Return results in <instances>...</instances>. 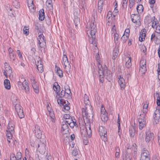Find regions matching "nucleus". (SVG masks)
<instances>
[{"instance_id":"obj_1","label":"nucleus","mask_w":160,"mask_h":160,"mask_svg":"<svg viewBox=\"0 0 160 160\" xmlns=\"http://www.w3.org/2000/svg\"><path fill=\"white\" fill-rule=\"evenodd\" d=\"M84 101L85 106V108H82V115L85 124L86 130L87 135L89 137H90L92 136L90 123L92 121L93 112L89 99L86 101L85 98Z\"/></svg>"},{"instance_id":"obj_2","label":"nucleus","mask_w":160,"mask_h":160,"mask_svg":"<svg viewBox=\"0 0 160 160\" xmlns=\"http://www.w3.org/2000/svg\"><path fill=\"white\" fill-rule=\"evenodd\" d=\"M97 32V29L96 25H95L94 22L92 20L91 21L90 24V35L89 37V41L90 43L95 45L96 48H97V45L96 39L95 38V34Z\"/></svg>"},{"instance_id":"obj_3","label":"nucleus","mask_w":160,"mask_h":160,"mask_svg":"<svg viewBox=\"0 0 160 160\" xmlns=\"http://www.w3.org/2000/svg\"><path fill=\"white\" fill-rule=\"evenodd\" d=\"M24 81L22 82L21 81H18V87H21L22 89H24L25 92L28 94L30 93V88L28 82L23 79Z\"/></svg>"},{"instance_id":"obj_4","label":"nucleus","mask_w":160,"mask_h":160,"mask_svg":"<svg viewBox=\"0 0 160 160\" xmlns=\"http://www.w3.org/2000/svg\"><path fill=\"white\" fill-rule=\"evenodd\" d=\"M98 73L99 75L100 74H102L103 75L104 72H108V68L106 65L105 66V67L104 68H102V65L100 64V62L99 61L98 62Z\"/></svg>"},{"instance_id":"obj_5","label":"nucleus","mask_w":160,"mask_h":160,"mask_svg":"<svg viewBox=\"0 0 160 160\" xmlns=\"http://www.w3.org/2000/svg\"><path fill=\"white\" fill-rule=\"evenodd\" d=\"M100 135L102 138H105L107 136V131L105 128L102 126H99L98 128Z\"/></svg>"},{"instance_id":"obj_6","label":"nucleus","mask_w":160,"mask_h":160,"mask_svg":"<svg viewBox=\"0 0 160 160\" xmlns=\"http://www.w3.org/2000/svg\"><path fill=\"white\" fill-rule=\"evenodd\" d=\"M34 132L36 137L38 139H40L42 137V132L40 129V127L36 125L35 127Z\"/></svg>"},{"instance_id":"obj_7","label":"nucleus","mask_w":160,"mask_h":160,"mask_svg":"<svg viewBox=\"0 0 160 160\" xmlns=\"http://www.w3.org/2000/svg\"><path fill=\"white\" fill-rule=\"evenodd\" d=\"M118 82L122 90L124 89L126 86L125 82L124 79L121 75L118 78Z\"/></svg>"},{"instance_id":"obj_8","label":"nucleus","mask_w":160,"mask_h":160,"mask_svg":"<svg viewBox=\"0 0 160 160\" xmlns=\"http://www.w3.org/2000/svg\"><path fill=\"white\" fill-rule=\"evenodd\" d=\"M154 134L152 133L147 132H146L145 140L146 142H148L151 140L153 139Z\"/></svg>"},{"instance_id":"obj_9","label":"nucleus","mask_w":160,"mask_h":160,"mask_svg":"<svg viewBox=\"0 0 160 160\" xmlns=\"http://www.w3.org/2000/svg\"><path fill=\"white\" fill-rule=\"evenodd\" d=\"M31 82L34 92L36 93H38L39 91L38 89V85L37 82L35 81L34 79H31Z\"/></svg>"},{"instance_id":"obj_10","label":"nucleus","mask_w":160,"mask_h":160,"mask_svg":"<svg viewBox=\"0 0 160 160\" xmlns=\"http://www.w3.org/2000/svg\"><path fill=\"white\" fill-rule=\"evenodd\" d=\"M64 123H63L62 126V131L64 132L65 133H69V130L68 124L66 123L65 122H63Z\"/></svg>"},{"instance_id":"obj_11","label":"nucleus","mask_w":160,"mask_h":160,"mask_svg":"<svg viewBox=\"0 0 160 160\" xmlns=\"http://www.w3.org/2000/svg\"><path fill=\"white\" fill-rule=\"evenodd\" d=\"M46 5L49 10L52 12L53 7L52 0H47L46 2Z\"/></svg>"},{"instance_id":"obj_12","label":"nucleus","mask_w":160,"mask_h":160,"mask_svg":"<svg viewBox=\"0 0 160 160\" xmlns=\"http://www.w3.org/2000/svg\"><path fill=\"white\" fill-rule=\"evenodd\" d=\"M132 21L134 23L140 22V18L138 14H132L131 16Z\"/></svg>"},{"instance_id":"obj_13","label":"nucleus","mask_w":160,"mask_h":160,"mask_svg":"<svg viewBox=\"0 0 160 160\" xmlns=\"http://www.w3.org/2000/svg\"><path fill=\"white\" fill-rule=\"evenodd\" d=\"M153 119L156 123L158 122L160 118V112L155 111L153 115Z\"/></svg>"},{"instance_id":"obj_14","label":"nucleus","mask_w":160,"mask_h":160,"mask_svg":"<svg viewBox=\"0 0 160 160\" xmlns=\"http://www.w3.org/2000/svg\"><path fill=\"white\" fill-rule=\"evenodd\" d=\"M139 124V128L140 130H142V129L146 125V121H144L142 119H139L138 120Z\"/></svg>"},{"instance_id":"obj_15","label":"nucleus","mask_w":160,"mask_h":160,"mask_svg":"<svg viewBox=\"0 0 160 160\" xmlns=\"http://www.w3.org/2000/svg\"><path fill=\"white\" fill-rule=\"evenodd\" d=\"M150 157V154L149 152L145 148H144L142 151L141 157Z\"/></svg>"},{"instance_id":"obj_16","label":"nucleus","mask_w":160,"mask_h":160,"mask_svg":"<svg viewBox=\"0 0 160 160\" xmlns=\"http://www.w3.org/2000/svg\"><path fill=\"white\" fill-rule=\"evenodd\" d=\"M118 52L119 51L118 48V47H115L112 52V58L113 60L115 59L117 57Z\"/></svg>"},{"instance_id":"obj_17","label":"nucleus","mask_w":160,"mask_h":160,"mask_svg":"<svg viewBox=\"0 0 160 160\" xmlns=\"http://www.w3.org/2000/svg\"><path fill=\"white\" fill-rule=\"evenodd\" d=\"M4 66V71H7L8 74H10L11 73H12V70L11 68L7 62L5 63Z\"/></svg>"},{"instance_id":"obj_18","label":"nucleus","mask_w":160,"mask_h":160,"mask_svg":"<svg viewBox=\"0 0 160 160\" xmlns=\"http://www.w3.org/2000/svg\"><path fill=\"white\" fill-rule=\"evenodd\" d=\"M136 132L135 127V126H131L129 130V134L130 137H133Z\"/></svg>"},{"instance_id":"obj_19","label":"nucleus","mask_w":160,"mask_h":160,"mask_svg":"<svg viewBox=\"0 0 160 160\" xmlns=\"http://www.w3.org/2000/svg\"><path fill=\"white\" fill-rule=\"evenodd\" d=\"M39 19L40 20L42 21L44 20L45 18L44 10L42 9L39 12Z\"/></svg>"},{"instance_id":"obj_20","label":"nucleus","mask_w":160,"mask_h":160,"mask_svg":"<svg viewBox=\"0 0 160 160\" xmlns=\"http://www.w3.org/2000/svg\"><path fill=\"white\" fill-rule=\"evenodd\" d=\"M132 157L130 154L125 152L123 155V160H131Z\"/></svg>"},{"instance_id":"obj_21","label":"nucleus","mask_w":160,"mask_h":160,"mask_svg":"<svg viewBox=\"0 0 160 160\" xmlns=\"http://www.w3.org/2000/svg\"><path fill=\"white\" fill-rule=\"evenodd\" d=\"M4 84L5 88L8 89L11 88V85L8 79H6L4 81Z\"/></svg>"},{"instance_id":"obj_22","label":"nucleus","mask_w":160,"mask_h":160,"mask_svg":"<svg viewBox=\"0 0 160 160\" xmlns=\"http://www.w3.org/2000/svg\"><path fill=\"white\" fill-rule=\"evenodd\" d=\"M64 68L66 72L68 74V73H70L71 71V66L69 63H67V64H65Z\"/></svg>"},{"instance_id":"obj_23","label":"nucleus","mask_w":160,"mask_h":160,"mask_svg":"<svg viewBox=\"0 0 160 160\" xmlns=\"http://www.w3.org/2000/svg\"><path fill=\"white\" fill-rule=\"evenodd\" d=\"M53 88L54 91H55L57 94H58V92L60 91V86L58 83L56 82L55 83L53 86Z\"/></svg>"},{"instance_id":"obj_24","label":"nucleus","mask_w":160,"mask_h":160,"mask_svg":"<svg viewBox=\"0 0 160 160\" xmlns=\"http://www.w3.org/2000/svg\"><path fill=\"white\" fill-rule=\"evenodd\" d=\"M153 18V19L152 21V27L153 28H155V27H156V26H158L159 24L157 19L155 18L154 16L152 18Z\"/></svg>"},{"instance_id":"obj_25","label":"nucleus","mask_w":160,"mask_h":160,"mask_svg":"<svg viewBox=\"0 0 160 160\" xmlns=\"http://www.w3.org/2000/svg\"><path fill=\"white\" fill-rule=\"evenodd\" d=\"M57 102H58V103L59 105H60V106H61L62 105L63 106V105L66 103H68V101L67 100H65L64 99H58L57 100Z\"/></svg>"},{"instance_id":"obj_26","label":"nucleus","mask_w":160,"mask_h":160,"mask_svg":"<svg viewBox=\"0 0 160 160\" xmlns=\"http://www.w3.org/2000/svg\"><path fill=\"white\" fill-rule=\"evenodd\" d=\"M38 42L40 40V42H43L44 43V44H46V40L45 39V38L42 34H41L39 35L38 36Z\"/></svg>"},{"instance_id":"obj_27","label":"nucleus","mask_w":160,"mask_h":160,"mask_svg":"<svg viewBox=\"0 0 160 160\" xmlns=\"http://www.w3.org/2000/svg\"><path fill=\"white\" fill-rule=\"evenodd\" d=\"M137 10L138 13H142L143 10V8L142 5L140 4L137 7Z\"/></svg>"},{"instance_id":"obj_28","label":"nucleus","mask_w":160,"mask_h":160,"mask_svg":"<svg viewBox=\"0 0 160 160\" xmlns=\"http://www.w3.org/2000/svg\"><path fill=\"white\" fill-rule=\"evenodd\" d=\"M57 72L60 77L61 78L63 77V72L59 68H57Z\"/></svg>"},{"instance_id":"obj_29","label":"nucleus","mask_w":160,"mask_h":160,"mask_svg":"<svg viewBox=\"0 0 160 160\" xmlns=\"http://www.w3.org/2000/svg\"><path fill=\"white\" fill-rule=\"evenodd\" d=\"M131 57H128V60L126 62L125 66L127 68H129L132 65L131 62Z\"/></svg>"},{"instance_id":"obj_30","label":"nucleus","mask_w":160,"mask_h":160,"mask_svg":"<svg viewBox=\"0 0 160 160\" xmlns=\"http://www.w3.org/2000/svg\"><path fill=\"white\" fill-rule=\"evenodd\" d=\"M62 61L63 62V64L64 65L65 64H66L67 63H69L68 58L67 57V55L63 54L62 58Z\"/></svg>"},{"instance_id":"obj_31","label":"nucleus","mask_w":160,"mask_h":160,"mask_svg":"<svg viewBox=\"0 0 160 160\" xmlns=\"http://www.w3.org/2000/svg\"><path fill=\"white\" fill-rule=\"evenodd\" d=\"M70 103L68 102V103H67L64 105H63V107H62V109L63 111H64L65 110L68 111L69 110L70 108L69 106V104Z\"/></svg>"},{"instance_id":"obj_32","label":"nucleus","mask_w":160,"mask_h":160,"mask_svg":"<svg viewBox=\"0 0 160 160\" xmlns=\"http://www.w3.org/2000/svg\"><path fill=\"white\" fill-rule=\"evenodd\" d=\"M74 22L75 24V25L76 27V28H77V27L78 26V24L79 23L80 19L77 17H75L74 20Z\"/></svg>"},{"instance_id":"obj_33","label":"nucleus","mask_w":160,"mask_h":160,"mask_svg":"<svg viewBox=\"0 0 160 160\" xmlns=\"http://www.w3.org/2000/svg\"><path fill=\"white\" fill-rule=\"evenodd\" d=\"M113 36L114 37V41L115 43H118V39L119 37L118 34L116 33H114V35H113Z\"/></svg>"},{"instance_id":"obj_34","label":"nucleus","mask_w":160,"mask_h":160,"mask_svg":"<svg viewBox=\"0 0 160 160\" xmlns=\"http://www.w3.org/2000/svg\"><path fill=\"white\" fill-rule=\"evenodd\" d=\"M146 112H143V113L142 114H140L139 115V117L138 118V120L139 119H142V120L146 121L145 115Z\"/></svg>"},{"instance_id":"obj_35","label":"nucleus","mask_w":160,"mask_h":160,"mask_svg":"<svg viewBox=\"0 0 160 160\" xmlns=\"http://www.w3.org/2000/svg\"><path fill=\"white\" fill-rule=\"evenodd\" d=\"M6 9L8 12V14L11 17H12L14 16L13 13V12L12 10V9L10 7L7 6Z\"/></svg>"},{"instance_id":"obj_36","label":"nucleus","mask_w":160,"mask_h":160,"mask_svg":"<svg viewBox=\"0 0 160 160\" xmlns=\"http://www.w3.org/2000/svg\"><path fill=\"white\" fill-rule=\"evenodd\" d=\"M15 108L17 112L20 111L21 110H23L22 107L19 104H16L15 106Z\"/></svg>"},{"instance_id":"obj_37","label":"nucleus","mask_w":160,"mask_h":160,"mask_svg":"<svg viewBox=\"0 0 160 160\" xmlns=\"http://www.w3.org/2000/svg\"><path fill=\"white\" fill-rule=\"evenodd\" d=\"M17 112L20 118H22L24 117V115L23 110H21L20 111H19Z\"/></svg>"},{"instance_id":"obj_38","label":"nucleus","mask_w":160,"mask_h":160,"mask_svg":"<svg viewBox=\"0 0 160 160\" xmlns=\"http://www.w3.org/2000/svg\"><path fill=\"white\" fill-rule=\"evenodd\" d=\"M144 33H143V36H139V41L140 42L143 41L145 39V38L146 36V30H144Z\"/></svg>"},{"instance_id":"obj_39","label":"nucleus","mask_w":160,"mask_h":160,"mask_svg":"<svg viewBox=\"0 0 160 160\" xmlns=\"http://www.w3.org/2000/svg\"><path fill=\"white\" fill-rule=\"evenodd\" d=\"M156 97L157 98V102L158 106H160V97L158 93H156Z\"/></svg>"},{"instance_id":"obj_40","label":"nucleus","mask_w":160,"mask_h":160,"mask_svg":"<svg viewBox=\"0 0 160 160\" xmlns=\"http://www.w3.org/2000/svg\"><path fill=\"white\" fill-rule=\"evenodd\" d=\"M13 5L16 8H18L20 5L19 2L17 0H15L13 2Z\"/></svg>"},{"instance_id":"obj_41","label":"nucleus","mask_w":160,"mask_h":160,"mask_svg":"<svg viewBox=\"0 0 160 160\" xmlns=\"http://www.w3.org/2000/svg\"><path fill=\"white\" fill-rule=\"evenodd\" d=\"M128 35H125V33H124L123 35L121 37L122 40L123 41V42H125L128 39Z\"/></svg>"},{"instance_id":"obj_42","label":"nucleus","mask_w":160,"mask_h":160,"mask_svg":"<svg viewBox=\"0 0 160 160\" xmlns=\"http://www.w3.org/2000/svg\"><path fill=\"white\" fill-rule=\"evenodd\" d=\"M146 70V66H140L139 71L142 73H144Z\"/></svg>"},{"instance_id":"obj_43","label":"nucleus","mask_w":160,"mask_h":160,"mask_svg":"<svg viewBox=\"0 0 160 160\" xmlns=\"http://www.w3.org/2000/svg\"><path fill=\"white\" fill-rule=\"evenodd\" d=\"M29 28L28 27H25L23 28V33L24 34L27 35L29 32Z\"/></svg>"},{"instance_id":"obj_44","label":"nucleus","mask_w":160,"mask_h":160,"mask_svg":"<svg viewBox=\"0 0 160 160\" xmlns=\"http://www.w3.org/2000/svg\"><path fill=\"white\" fill-rule=\"evenodd\" d=\"M30 11L32 12H34L35 11V8L34 7L33 4L28 5Z\"/></svg>"},{"instance_id":"obj_45","label":"nucleus","mask_w":160,"mask_h":160,"mask_svg":"<svg viewBox=\"0 0 160 160\" xmlns=\"http://www.w3.org/2000/svg\"><path fill=\"white\" fill-rule=\"evenodd\" d=\"M36 140L31 138L30 139V143L31 146L32 147H34L35 145Z\"/></svg>"},{"instance_id":"obj_46","label":"nucleus","mask_w":160,"mask_h":160,"mask_svg":"<svg viewBox=\"0 0 160 160\" xmlns=\"http://www.w3.org/2000/svg\"><path fill=\"white\" fill-rule=\"evenodd\" d=\"M37 68L38 71L41 73H42L43 72V68L42 65H40L39 66H37Z\"/></svg>"},{"instance_id":"obj_47","label":"nucleus","mask_w":160,"mask_h":160,"mask_svg":"<svg viewBox=\"0 0 160 160\" xmlns=\"http://www.w3.org/2000/svg\"><path fill=\"white\" fill-rule=\"evenodd\" d=\"M66 93L65 90H62L60 93H58L59 97L62 98L64 96Z\"/></svg>"},{"instance_id":"obj_48","label":"nucleus","mask_w":160,"mask_h":160,"mask_svg":"<svg viewBox=\"0 0 160 160\" xmlns=\"http://www.w3.org/2000/svg\"><path fill=\"white\" fill-rule=\"evenodd\" d=\"M9 54V58L11 59H12L13 61H14L15 60V54L14 53H11Z\"/></svg>"},{"instance_id":"obj_49","label":"nucleus","mask_w":160,"mask_h":160,"mask_svg":"<svg viewBox=\"0 0 160 160\" xmlns=\"http://www.w3.org/2000/svg\"><path fill=\"white\" fill-rule=\"evenodd\" d=\"M36 66H39L40 65H42V61L41 59L39 57H38V59L37 60V61L36 62Z\"/></svg>"},{"instance_id":"obj_50","label":"nucleus","mask_w":160,"mask_h":160,"mask_svg":"<svg viewBox=\"0 0 160 160\" xmlns=\"http://www.w3.org/2000/svg\"><path fill=\"white\" fill-rule=\"evenodd\" d=\"M10 160H17V158L15 155L13 153L10 155Z\"/></svg>"},{"instance_id":"obj_51","label":"nucleus","mask_w":160,"mask_h":160,"mask_svg":"<svg viewBox=\"0 0 160 160\" xmlns=\"http://www.w3.org/2000/svg\"><path fill=\"white\" fill-rule=\"evenodd\" d=\"M128 0H123L122 7L123 8H126L127 6Z\"/></svg>"},{"instance_id":"obj_52","label":"nucleus","mask_w":160,"mask_h":160,"mask_svg":"<svg viewBox=\"0 0 160 160\" xmlns=\"http://www.w3.org/2000/svg\"><path fill=\"white\" fill-rule=\"evenodd\" d=\"M6 135L7 136V138L8 139H10L12 138V134L10 131H7V132Z\"/></svg>"},{"instance_id":"obj_53","label":"nucleus","mask_w":160,"mask_h":160,"mask_svg":"<svg viewBox=\"0 0 160 160\" xmlns=\"http://www.w3.org/2000/svg\"><path fill=\"white\" fill-rule=\"evenodd\" d=\"M146 62L144 60H142L140 62V66H146Z\"/></svg>"},{"instance_id":"obj_54","label":"nucleus","mask_w":160,"mask_h":160,"mask_svg":"<svg viewBox=\"0 0 160 160\" xmlns=\"http://www.w3.org/2000/svg\"><path fill=\"white\" fill-rule=\"evenodd\" d=\"M148 104H147V103H146V104H144L143 108L144 109H145V110H144V111L143 112H147L148 111L147 108L148 107Z\"/></svg>"},{"instance_id":"obj_55","label":"nucleus","mask_w":160,"mask_h":160,"mask_svg":"<svg viewBox=\"0 0 160 160\" xmlns=\"http://www.w3.org/2000/svg\"><path fill=\"white\" fill-rule=\"evenodd\" d=\"M105 115L103 114V115H102L101 117V119L103 122H105V121H107L108 119V117L106 116L105 117Z\"/></svg>"},{"instance_id":"obj_56","label":"nucleus","mask_w":160,"mask_h":160,"mask_svg":"<svg viewBox=\"0 0 160 160\" xmlns=\"http://www.w3.org/2000/svg\"><path fill=\"white\" fill-rule=\"evenodd\" d=\"M97 48H96V52H97V53H96V59L97 60V61H98V60H99V52H98V50L97 49Z\"/></svg>"},{"instance_id":"obj_57","label":"nucleus","mask_w":160,"mask_h":160,"mask_svg":"<svg viewBox=\"0 0 160 160\" xmlns=\"http://www.w3.org/2000/svg\"><path fill=\"white\" fill-rule=\"evenodd\" d=\"M112 16V12L111 11H109L108 12L107 16V20H109L110 17Z\"/></svg>"},{"instance_id":"obj_58","label":"nucleus","mask_w":160,"mask_h":160,"mask_svg":"<svg viewBox=\"0 0 160 160\" xmlns=\"http://www.w3.org/2000/svg\"><path fill=\"white\" fill-rule=\"evenodd\" d=\"M38 44L39 47L41 48H43L44 46L43 45L45 46L46 44H44V43L43 42H40V40L38 42Z\"/></svg>"},{"instance_id":"obj_59","label":"nucleus","mask_w":160,"mask_h":160,"mask_svg":"<svg viewBox=\"0 0 160 160\" xmlns=\"http://www.w3.org/2000/svg\"><path fill=\"white\" fill-rule=\"evenodd\" d=\"M78 154V152L76 150H74L72 152V154L73 156H75Z\"/></svg>"},{"instance_id":"obj_60","label":"nucleus","mask_w":160,"mask_h":160,"mask_svg":"<svg viewBox=\"0 0 160 160\" xmlns=\"http://www.w3.org/2000/svg\"><path fill=\"white\" fill-rule=\"evenodd\" d=\"M100 78V81L101 83H103V75L102 74H100L99 76Z\"/></svg>"},{"instance_id":"obj_61","label":"nucleus","mask_w":160,"mask_h":160,"mask_svg":"<svg viewBox=\"0 0 160 160\" xmlns=\"http://www.w3.org/2000/svg\"><path fill=\"white\" fill-rule=\"evenodd\" d=\"M68 120L66 121L65 122L66 123H67L68 124L72 122V118L71 117Z\"/></svg>"},{"instance_id":"obj_62","label":"nucleus","mask_w":160,"mask_h":160,"mask_svg":"<svg viewBox=\"0 0 160 160\" xmlns=\"http://www.w3.org/2000/svg\"><path fill=\"white\" fill-rule=\"evenodd\" d=\"M16 156H17V157L18 158H22V154L21 153V152H18L17 153V155Z\"/></svg>"},{"instance_id":"obj_63","label":"nucleus","mask_w":160,"mask_h":160,"mask_svg":"<svg viewBox=\"0 0 160 160\" xmlns=\"http://www.w3.org/2000/svg\"><path fill=\"white\" fill-rule=\"evenodd\" d=\"M71 117L68 114H65L63 116V118H64L66 119H68Z\"/></svg>"},{"instance_id":"obj_64","label":"nucleus","mask_w":160,"mask_h":160,"mask_svg":"<svg viewBox=\"0 0 160 160\" xmlns=\"http://www.w3.org/2000/svg\"><path fill=\"white\" fill-rule=\"evenodd\" d=\"M150 159L149 157H141V160H150Z\"/></svg>"}]
</instances>
